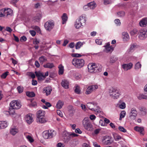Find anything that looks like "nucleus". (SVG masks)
I'll return each instance as SVG.
<instances>
[{
  "mask_svg": "<svg viewBox=\"0 0 147 147\" xmlns=\"http://www.w3.org/2000/svg\"><path fill=\"white\" fill-rule=\"evenodd\" d=\"M82 124L86 130L89 131L92 130V126L88 117H85L83 119L82 121Z\"/></svg>",
  "mask_w": 147,
  "mask_h": 147,
  "instance_id": "nucleus-1",
  "label": "nucleus"
},
{
  "mask_svg": "<svg viewBox=\"0 0 147 147\" xmlns=\"http://www.w3.org/2000/svg\"><path fill=\"white\" fill-rule=\"evenodd\" d=\"M13 11L10 8H5L0 10V18L7 17L9 15L11 16Z\"/></svg>",
  "mask_w": 147,
  "mask_h": 147,
  "instance_id": "nucleus-2",
  "label": "nucleus"
},
{
  "mask_svg": "<svg viewBox=\"0 0 147 147\" xmlns=\"http://www.w3.org/2000/svg\"><path fill=\"white\" fill-rule=\"evenodd\" d=\"M109 93L110 96L114 99H117L120 95L118 90L115 88L110 89Z\"/></svg>",
  "mask_w": 147,
  "mask_h": 147,
  "instance_id": "nucleus-3",
  "label": "nucleus"
},
{
  "mask_svg": "<svg viewBox=\"0 0 147 147\" xmlns=\"http://www.w3.org/2000/svg\"><path fill=\"white\" fill-rule=\"evenodd\" d=\"M55 134L53 130H51L50 132L49 131H46L43 132V136L45 139L51 138L55 136Z\"/></svg>",
  "mask_w": 147,
  "mask_h": 147,
  "instance_id": "nucleus-4",
  "label": "nucleus"
},
{
  "mask_svg": "<svg viewBox=\"0 0 147 147\" xmlns=\"http://www.w3.org/2000/svg\"><path fill=\"white\" fill-rule=\"evenodd\" d=\"M146 29H141L138 32V36L139 38L141 40H144L147 36Z\"/></svg>",
  "mask_w": 147,
  "mask_h": 147,
  "instance_id": "nucleus-5",
  "label": "nucleus"
},
{
  "mask_svg": "<svg viewBox=\"0 0 147 147\" xmlns=\"http://www.w3.org/2000/svg\"><path fill=\"white\" fill-rule=\"evenodd\" d=\"M54 26V22L53 20H49L47 22L44 24L45 29L49 31H50Z\"/></svg>",
  "mask_w": 147,
  "mask_h": 147,
  "instance_id": "nucleus-6",
  "label": "nucleus"
},
{
  "mask_svg": "<svg viewBox=\"0 0 147 147\" xmlns=\"http://www.w3.org/2000/svg\"><path fill=\"white\" fill-rule=\"evenodd\" d=\"M96 65H88V71L91 73L100 72L101 69L96 66Z\"/></svg>",
  "mask_w": 147,
  "mask_h": 147,
  "instance_id": "nucleus-7",
  "label": "nucleus"
},
{
  "mask_svg": "<svg viewBox=\"0 0 147 147\" xmlns=\"http://www.w3.org/2000/svg\"><path fill=\"white\" fill-rule=\"evenodd\" d=\"M10 105L11 109H19L21 106L19 102H17L15 100H13L12 101L10 102Z\"/></svg>",
  "mask_w": 147,
  "mask_h": 147,
  "instance_id": "nucleus-8",
  "label": "nucleus"
},
{
  "mask_svg": "<svg viewBox=\"0 0 147 147\" xmlns=\"http://www.w3.org/2000/svg\"><path fill=\"white\" fill-rule=\"evenodd\" d=\"M97 103L94 102H88L86 105L88 108L92 111H93L98 113L100 112V111L98 109H94L93 107L95 106H97Z\"/></svg>",
  "mask_w": 147,
  "mask_h": 147,
  "instance_id": "nucleus-9",
  "label": "nucleus"
},
{
  "mask_svg": "<svg viewBox=\"0 0 147 147\" xmlns=\"http://www.w3.org/2000/svg\"><path fill=\"white\" fill-rule=\"evenodd\" d=\"M98 88V86L97 85L90 86L86 89V93L87 94H89L91 93L93 91L95 90Z\"/></svg>",
  "mask_w": 147,
  "mask_h": 147,
  "instance_id": "nucleus-10",
  "label": "nucleus"
},
{
  "mask_svg": "<svg viewBox=\"0 0 147 147\" xmlns=\"http://www.w3.org/2000/svg\"><path fill=\"white\" fill-rule=\"evenodd\" d=\"M72 64H84V61L83 59L74 58L73 59L72 62Z\"/></svg>",
  "mask_w": 147,
  "mask_h": 147,
  "instance_id": "nucleus-11",
  "label": "nucleus"
},
{
  "mask_svg": "<svg viewBox=\"0 0 147 147\" xmlns=\"http://www.w3.org/2000/svg\"><path fill=\"white\" fill-rule=\"evenodd\" d=\"M137 114V112L136 109L133 108L131 109V111L129 114V117L132 119H135Z\"/></svg>",
  "mask_w": 147,
  "mask_h": 147,
  "instance_id": "nucleus-12",
  "label": "nucleus"
},
{
  "mask_svg": "<svg viewBox=\"0 0 147 147\" xmlns=\"http://www.w3.org/2000/svg\"><path fill=\"white\" fill-rule=\"evenodd\" d=\"M36 76L38 78V79L39 81H42L44 80L45 78H44V75L42 73H41L39 71H36L35 72Z\"/></svg>",
  "mask_w": 147,
  "mask_h": 147,
  "instance_id": "nucleus-13",
  "label": "nucleus"
},
{
  "mask_svg": "<svg viewBox=\"0 0 147 147\" xmlns=\"http://www.w3.org/2000/svg\"><path fill=\"white\" fill-rule=\"evenodd\" d=\"M139 25L141 27H145L147 25V18L142 19L140 22Z\"/></svg>",
  "mask_w": 147,
  "mask_h": 147,
  "instance_id": "nucleus-14",
  "label": "nucleus"
},
{
  "mask_svg": "<svg viewBox=\"0 0 147 147\" xmlns=\"http://www.w3.org/2000/svg\"><path fill=\"white\" fill-rule=\"evenodd\" d=\"M134 129L136 131L139 132L141 135H144V133L143 132L144 129L143 127L136 126L134 127Z\"/></svg>",
  "mask_w": 147,
  "mask_h": 147,
  "instance_id": "nucleus-15",
  "label": "nucleus"
},
{
  "mask_svg": "<svg viewBox=\"0 0 147 147\" xmlns=\"http://www.w3.org/2000/svg\"><path fill=\"white\" fill-rule=\"evenodd\" d=\"M69 84L68 81L66 80H63L61 83L62 86L65 89L68 88Z\"/></svg>",
  "mask_w": 147,
  "mask_h": 147,
  "instance_id": "nucleus-16",
  "label": "nucleus"
},
{
  "mask_svg": "<svg viewBox=\"0 0 147 147\" xmlns=\"http://www.w3.org/2000/svg\"><path fill=\"white\" fill-rule=\"evenodd\" d=\"M26 121L28 123L30 124L33 121V118L32 116L30 115H27L26 116Z\"/></svg>",
  "mask_w": 147,
  "mask_h": 147,
  "instance_id": "nucleus-17",
  "label": "nucleus"
},
{
  "mask_svg": "<svg viewBox=\"0 0 147 147\" xmlns=\"http://www.w3.org/2000/svg\"><path fill=\"white\" fill-rule=\"evenodd\" d=\"M52 90L49 87L45 88L43 89V92L46 93L47 96L50 94Z\"/></svg>",
  "mask_w": 147,
  "mask_h": 147,
  "instance_id": "nucleus-18",
  "label": "nucleus"
},
{
  "mask_svg": "<svg viewBox=\"0 0 147 147\" xmlns=\"http://www.w3.org/2000/svg\"><path fill=\"white\" fill-rule=\"evenodd\" d=\"M122 38L123 40H127L129 38V36L128 33L126 32H123L122 33Z\"/></svg>",
  "mask_w": 147,
  "mask_h": 147,
  "instance_id": "nucleus-19",
  "label": "nucleus"
},
{
  "mask_svg": "<svg viewBox=\"0 0 147 147\" xmlns=\"http://www.w3.org/2000/svg\"><path fill=\"white\" fill-rule=\"evenodd\" d=\"M105 141L104 142L106 144L110 145L113 142V141L112 139L111 138L108 137L105 139Z\"/></svg>",
  "mask_w": 147,
  "mask_h": 147,
  "instance_id": "nucleus-20",
  "label": "nucleus"
},
{
  "mask_svg": "<svg viewBox=\"0 0 147 147\" xmlns=\"http://www.w3.org/2000/svg\"><path fill=\"white\" fill-rule=\"evenodd\" d=\"M105 48V49L103 51L106 53L111 52L113 51L114 49L112 46H111V47H107Z\"/></svg>",
  "mask_w": 147,
  "mask_h": 147,
  "instance_id": "nucleus-21",
  "label": "nucleus"
},
{
  "mask_svg": "<svg viewBox=\"0 0 147 147\" xmlns=\"http://www.w3.org/2000/svg\"><path fill=\"white\" fill-rule=\"evenodd\" d=\"M45 111H44L39 110L36 113V116L37 117H43L45 115Z\"/></svg>",
  "mask_w": 147,
  "mask_h": 147,
  "instance_id": "nucleus-22",
  "label": "nucleus"
},
{
  "mask_svg": "<svg viewBox=\"0 0 147 147\" xmlns=\"http://www.w3.org/2000/svg\"><path fill=\"white\" fill-rule=\"evenodd\" d=\"M36 120L37 122L39 123H44L46 122L45 119L43 117H37Z\"/></svg>",
  "mask_w": 147,
  "mask_h": 147,
  "instance_id": "nucleus-23",
  "label": "nucleus"
},
{
  "mask_svg": "<svg viewBox=\"0 0 147 147\" xmlns=\"http://www.w3.org/2000/svg\"><path fill=\"white\" fill-rule=\"evenodd\" d=\"M61 18L62 20V23L63 24H64L66 23L68 19L67 14L65 13H63Z\"/></svg>",
  "mask_w": 147,
  "mask_h": 147,
  "instance_id": "nucleus-24",
  "label": "nucleus"
},
{
  "mask_svg": "<svg viewBox=\"0 0 147 147\" xmlns=\"http://www.w3.org/2000/svg\"><path fill=\"white\" fill-rule=\"evenodd\" d=\"M58 68H59V75H62L64 72V67L62 65H59Z\"/></svg>",
  "mask_w": 147,
  "mask_h": 147,
  "instance_id": "nucleus-25",
  "label": "nucleus"
},
{
  "mask_svg": "<svg viewBox=\"0 0 147 147\" xmlns=\"http://www.w3.org/2000/svg\"><path fill=\"white\" fill-rule=\"evenodd\" d=\"M7 126V123L4 121H0V129L5 128Z\"/></svg>",
  "mask_w": 147,
  "mask_h": 147,
  "instance_id": "nucleus-26",
  "label": "nucleus"
},
{
  "mask_svg": "<svg viewBox=\"0 0 147 147\" xmlns=\"http://www.w3.org/2000/svg\"><path fill=\"white\" fill-rule=\"evenodd\" d=\"M69 111V112L70 115L73 116L75 112V110L71 106H70L68 107Z\"/></svg>",
  "mask_w": 147,
  "mask_h": 147,
  "instance_id": "nucleus-27",
  "label": "nucleus"
},
{
  "mask_svg": "<svg viewBox=\"0 0 147 147\" xmlns=\"http://www.w3.org/2000/svg\"><path fill=\"white\" fill-rule=\"evenodd\" d=\"M82 23L80 21V20H77L75 24L76 28L77 29L79 28L81 26H82Z\"/></svg>",
  "mask_w": 147,
  "mask_h": 147,
  "instance_id": "nucleus-28",
  "label": "nucleus"
},
{
  "mask_svg": "<svg viewBox=\"0 0 147 147\" xmlns=\"http://www.w3.org/2000/svg\"><path fill=\"white\" fill-rule=\"evenodd\" d=\"M133 65H122V68L125 71H127L131 69Z\"/></svg>",
  "mask_w": 147,
  "mask_h": 147,
  "instance_id": "nucleus-29",
  "label": "nucleus"
},
{
  "mask_svg": "<svg viewBox=\"0 0 147 147\" xmlns=\"http://www.w3.org/2000/svg\"><path fill=\"white\" fill-rule=\"evenodd\" d=\"M63 105V103L61 100H59L57 103L56 107L57 108L60 109L62 108Z\"/></svg>",
  "mask_w": 147,
  "mask_h": 147,
  "instance_id": "nucleus-30",
  "label": "nucleus"
},
{
  "mask_svg": "<svg viewBox=\"0 0 147 147\" xmlns=\"http://www.w3.org/2000/svg\"><path fill=\"white\" fill-rule=\"evenodd\" d=\"M89 8L90 9H94L96 7V4L94 2H91L88 4Z\"/></svg>",
  "mask_w": 147,
  "mask_h": 147,
  "instance_id": "nucleus-31",
  "label": "nucleus"
},
{
  "mask_svg": "<svg viewBox=\"0 0 147 147\" xmlns=\"http://www.w3.org/2000/svg\"><path fill=\"white\" fill-rule=\"evenodd\" d=\"M86 18L85 15H82L80 17V19L78 20H80V21L81 22V23L83 24L85 23L86 21Z\"/></svg>",
  "mask_w": 147,
  "mask_h": 147,
  "instance_id": "nucleus-32",
  "label": "nucleus"
},
{
  "mask_svg": "<svg viewBox=\"0 0 147 147\" xmlns=\"http://www.w3.org/2000/svg\"><path fill=\"white\" fill-rule=\"evenodd\" d=\"M137 98L138 99L140 100H141L142 99L147 100V95L143 94H140L137 96Z\"/></svg>",
  "mask_w": 147,
  "mask_h": 147,
  "instance_id": "nucleus-33",
  "label": "nucleus"
},
{
  "mask_svg": "<svg viewBox=\"0 0 147 147\" xmlns=\"http://www.w3.org/2000/svg\"><path fill=\"white\" fill-rule=\"evenodd\" d=\"M26 95L29 97H33L35 96V94L33 92L28 91L26 92Z\"/></svg>",
  "mask_w": 147,
  "mask_h": 147,
  "instance_id": "nucleus-34",
  "label": "nucleus"
},
{
  "mask_svg": "<svg viewBox=\"0 0 147 147\" xmlns=\"http://www.w3.org/2000/svg\"><path fill=\"white\" fill-rule=\"evenodd\" d=\"M75 88L74 90L75 92L77 94H80V90L79 86L77 85H76L75 86Z\"/></svg>",
  "mask_w": 147,
  "mask_h": 147,
  "instance_id": "nucleus-35",
  "label": "nucleus"
},
{
  "mask_svg": "<svg viewBox=\"0 0 147 147\" xmlns=\"http://www.w3.org/2000/svg\"><path fill=\"white\" fill-rule=\"evenodd\" d=\"M140 110L143 115H145L147 112V109L144 107H142L140 109Z\"/></svg>",
  "mask_w": 147,
  "mask_h": 147,
  "instance_id": "nucleus-36",
  "label": "nucleus"
},
{
  "mask_svg": "<svg viewBox=\"0 0 147 147\" xmlns=\"http://www.w3.org/2000/svg\"><path fill=\"white\" fill-rule=\"evenodd\" d=\"M83 45V43L81 42H78L75 45L76 49H79Z\"/></svg>",
  "mask_w": 147,
  "mask_h": 147,
  "instance_id": "nucleus-37",
  "label": "nucleus"
},
{
  "mask_svg": "<svg viewBox=\"0 0 147 147\" xmlns=\"http://www.w3.org/2000/svg\"><path fill=\"white\" fill-rule=\"evenodd\" d=\"M126 114V112L125 111H122L120 114V117L119 118V120H121L123 118H124Z\"/></svg>",
  "mask_w": 147,
  "mask_h": 147,
  "instance_id": "nucleus-38",
  "label": "nucleus"
},
{
  "mask_svg": "<svg viewBox=\"0 0 147 147\" xmlns=\"http://www.w3.org/2000/svg\"><path fill=\"white\" fill-rule=\"evenodd\" d=\"M118 16L119 17H123L125 15V12L123 11H120L118 12L117 13Z\"/></svg>",
  "mask_w": 147,
  "mask_h": 147,
  "instance_id": "nucleus-39",
  "label": "nucleus"
},
{
  "mask_svg": "<svg viewBox=\"0 0 147 147\" xmlns=\"http://www.w3.org/2000/svg\"><path fill=\"white\" fill-rule=\"evenodd\" d=\"M11 134L13 135H15L18 132V130L16 128H12L10 131Z\"/></svg>",
  "mask_w": 147,
  "mask_h": 147,
  "instance_id": "nucleus-40",
  "label": "nucleus"
},
{
  "mask_svg": "<svg viewBox=\"0 0 147 147\" xmlns=\"http://www.w3.org/2000/svg\"><path fill=\"white\" fill-rule=\"evenodd\" d=\"M9 72L7 71L6 72L3 74L1 76V77L3 79H5L6 78L7 76L8 75Z\"/></svg>",
  "mask_w": 147,
  "mask_h": 147,
  "instance_id": "nucleus-41",
  "label": "nucleus"
},
{
  "mask_svg": "<svg viewBox=\"0 0 147 147\" xmlns=\"http://www.w3.org/2000/svg\"><path fill=\"white\" fill-rule=\"evenodd\" d=\"M117 60V58L114 57H111L110 58V62L111 63H114Z\"/></svg>",
  "mask_w": 147,
  "mask_h": 147,
  "instance_id": "nucleus-42",
  "label": "nucleus"
},
{
  "mask_svg": "<svg viewBox=\"0 0 147 147\" xmlns=\"http://www.w3.org/2000/svg\"><path fill=\"white\" fill-rule=\"evenodd\" d=\"M39 60L40 63H42L43 62L45 61L46 60L45 57L41 56L39 58Z\"/></svg>",
  "mask_w": 147,
  "mask_h": 147,
  "instance_id": "nucleus-43",
  "label": "nucleus"
},
{
  "mask_svg": "<svg viewBox=\"0 0 147 147\" xmlns=\"http://www.w3.org/2000/svg\"><path fill=\"white\" fill-rule=\"evenodd\" d=\"M118 129L120 131L123 132L125 133L127 131L122 126H120L119 127Z\"/></svg>",
  "mask_w": 147,
  "mask_h": 147,
  "instance_id": "nucleus-44",
  "label": "nucleus"
},
{
  "mask_svg": "<svg viewBox=\"0 0 147 147\" xmlns=\"http://www.w3.org/2000/svg\"><path fill=\"white\" fill-rule=\"evenodd\" d=\"M99 125L102 126H106L107 125L105 123L104 121L102 119H100L99 121Z\"/></svg>",
  "mask_w": 147,
  "mask_h": 147,
  "instance_id": "nucleus-45",
  "label": "nucleus"
},
{
  "mask_svg": "<svg viewBox=\"0 0 147 147\" xmlns=\"http://www.w3.org/2000/svg\"><path fill=\"white\" fill-rule=\"evenodd\" d=\"M17 89L19 93H22L23 91V88L21 87L20 86H19L18 87Z\"/></svg>",
  "mask_w": 147,
  "mask_h": 147,
  "instance_id": "nucleus-46",
  "label": "nucleus"
},
{
  "mask_svg": "<svg viewBox=\"0 0 147 147\" xmlns=\"http://www.w3.org/2000/svg\"><path fill=\"white\" fill-rule=\"evenodd\" d=\"M72 56L73 57H80L82 55L78 53H73L72 54Z\"/></svg>",
  "mask_w": 147,
  "mask_h": 147,
  "instance_id": "nucleus-47",
  "label": "nucleus"
},
{
  "mask_svg": "<svg viewBox=\"0 0 147 147\" xmlns=\"http://www.w3.org/2000/svg\"><path fill=\"white\" fill-rule=\"evenodd\" d=\"M26 138L31 143L32 142H34V139L30 136H26Z\"/></svg>",
  "mask_w": 147,
  "mask_h": 147,
  "instance_id": "nucleus-48",
  "label": "nucleus"
},
{
  "mask_svg": "<svg viewBox=\"0 0 147 147\" xmlns=\"http://www.w3.org/2000/svg\"><path fill=\"white\" fill-rule=\"evenodd\" d=\"M119 107L121 109H124L125 107V104L124 102H122L119 105Z\"/></svg>",
  "mask_w": 147,
  "mask_h": 147,
  "instance_id": "nucleus-49",
  "label": "nucleus"
},
{
  "mask_svg": "<svg viewBox=\"0 0 147 147\" xmlns=\"http://www.w3.org/2000/svg\"><path fill=\"white\" fill-rule=\"evenodd\" d=\"M26 40L27 38L24 36H21L20 39V40L21 42L25 41Z\"/></svg>",
  "mask_w": 147,
  "mask_h": 147,
  "instance_id": "nucleus-50",
  "label": "nucleus"
},
{
  "mask_svg": "<svg viewBox=\"0 0 147 147\" xmlns=\"http://www.w3.org/2000/svg\"><path fill=\"white\" fill-rule=\"evenodd\" d=\"M137 32V30L136 29H134L132 30L131 31V34L132 35H134L135 34H136Z\"/></svg>",
  "mask_w": 147,
  "mask_h": 147,
  "instance_id": "nucleus-51",
  "label": "nucleus"
},
{
  "mask_svg": "<svg viewBox=\"0 0 147 147\" xmlns=\"http://www.w3.org/2000/svg\"><path fill=\"white\" fill-rule=\"evenodd\" d=\"M43 66L45 68H52L54 67V65H43Z\"/></svg>",
  "mask_w": 147,
  "mask_h": 147,
  "instance_id": "nucleus-52",
  "label": "nucleus"
},
{
  "mask_svg": "<svg viewBox=\"0 0 147 147\" xmlns=\"http://www.w3.org/2000/svg\"><path fill=\"white\" fill-rule=\"evenodd\" d=\"M39 43V40L37 39H34L33 41V43L34 45H37Z\"/></svg>",
  "mask_w": 147,
  "mask_h": 147,
  "instance_id": "nucleus-53",
  "label": "nucleus"
},
{
  "mask_svg": "<svg viewBox=\"0 0 147 147\" xmlns=\"http://www.w3.org/2000/svg\"><path fill=\"white\" fill-rule=\"evenodd\" d=\"M114 137L116 140H118L121 138V137L119 135H115Z\"/></svg>",
  "mask_w": 147,
  "mask_h": 147,
  "instance_id": "nucleus-54",
  "label": "nucleus"
},
{
  "mask_svg": "<svg viewBox=\"0 0 147 147\" xmlns=\"http://www.w3.org/2000/svg\"><path fill=\"white\" fill-rule=\"evenodd\" d=\"M115 23L117 25H120L121 24V22L120 20L118 19H116L114 21Z\"/></svg>",
  "mask_w": 147,
  "mask_h": 147,
  "instance_id": "nucleus-55",
  "label": "nucleus"
},
{
  "mask_svg": "<svg viewBox=\"0 0 147 147\" xmlns=\"http://www.w3.org/2000/svg\"><path fill=\"white\" fill-rule=\"evenodd\" d=\"M30 32L32 36H34L36 34V32L34 30H30Z\"/></svg>",
  "mask_w": 147,
  "mask_h": 147,
  "instance_id": "nucleus-56",
  "label": "nucleus"
},
{
  "mask_svg": "<svg viewBox=\"0 0 147 147\" xmlns=\"http://www.w3.org/2000/svg\"><path fill=\"white\" fill-rule=\"evenodd\" d=\"M29 75L33 79L35 78V75L32 72H30Z\"/></svg>",
  "mask_w": 147,
  "mask_h": 147,
  "instance_id": "nucleus-57",
  "label": "nucleus"
},
{
  "mask_svg": "<svg viewBox=\"0 0 147 147\" xmlns=\"http://www.w3.org/2000/svg\"><path fill=\"white\" fill-rule=\"evenodd\" d=\"M34 28L37 32H39L40 31L39 27L38 26H35L34 27Z\"/></svg>",
  "mask_w": 147,
  "mask_h": 147,
  "instance_id": "nucleus-58",
  "label": "nucleus"
},
{
  "mask_svg": "<svg viewBox=\"0 0 147 147\" xmlns=\"http://www.w3.org/2000/svg\"><path fill=\"white\" fill-rule=\"evenodd\" d=\"M69 42V41L67 40H65L63 42V46H65Z\"/></svg>",
  "mask_w": 147,
  "mask_h": 147,
  "instance_id": "nucleus-59",
  "label": "nucleus"
},
{
  "mask_svg": "<svg viewBox=\"0 0 147 147\" xmlns=\"http://www.w3.org/2000/svg\"><path fill=\"white\" fill-rule=\"evenodd\" d=\"M95 42L98 45H100L101 44V41L100 40L98 39H96V40Z\"/></svg>",
  "mask_w": 147,
  "mask_h": 147,
  "instance_id": "nucleus-60",
  "label": "nucleus"
},
{
  "mask_svg": "<svg viewBox=\"0 0 147 147\" xmlns=\"http://www.w3.org/2000/svg\"><path fill=\"white\" fill-rule=\"evenodd\" d=\"M75 132L79 134H81L82 133V131L80 130L79 128H77L75 129Z\"/></svg>",
  "mask_w": 147,
  "mask_h": 147,
  "instance_id": "nucleus-61",
  "label": "nucleus"
},
{
  "mask_svg": "<svg viewBox=\"0 0 147 147\" xmlns=\"http://www.w3.org/2000/svg\"><path fill=\"white\" fill-rule=\"evenodd\" d=\"M111 1L110 0H105L104 3L105 5H107L111 3Z\"/></svg>",
  "mask_w": 147,
  "mask_h": 147,
  "instance_id": "nucleus-62",
  "label": "nucleus"
},
{
  "mask_svg": "<svg viewBox=\"0 0 147 147\" xmlns=\"http://www.w3.org/2000/svg\"><path fill=\"white\" fill-rule=\"evenodd\" d=\"M6 30L10 32H11L12 31V30L11 28L9 27H6Z\"/></svg>",
  "mask_w": 147,
  "mask_h": 147,
  "instance_id": "nucleus-63",
  "label": "nucleus"
},
{
  "mask_svg": "<svg viewBox=\"0 0 147 147\" xmlns=\"http://www.w3.org/2000/svg\"><path fill=\"white\" fill-rule=\"evenodd\" d=\"M96 117V116L93 115H91L90 117V118L91 120H93Z\"/></svg>",
  "mask_w": 147,
  "mask_h": 147,
  "instance_id": "nucleus-64",
  "label": "nucleus"
}]
</instances>
